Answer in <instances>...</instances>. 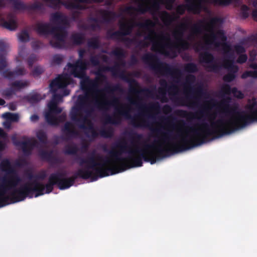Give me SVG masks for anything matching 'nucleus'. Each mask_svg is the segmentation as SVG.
I'll return each mask as SVG.
<instances>
[{"instance_id":"f257e3e1","label":"nucleus","mask_w":257,"mask_h":257,"mask_svg":"<svg viewBox=\"0 0 257 257\" xmlns=\"http://www.w3.org/2000/svg\"><path fill=\"white\" fill-rule=\"evenodd\" d=\"M134 149H131L125 141L115 144L112 149L108 151L106 146L103 150L108 152L110 158L103 157L99 154H96L95 150L92 151L85 159L77 156L76 162L80 166L86 165L84 168L79 169L73 175L65 178V172H56L52 173L49 177L48 183L44 184L34 181L32 182H26L19 188H12L10 195V203H15L24 201L27 197H38L45 193L49 194L52 192L54 185H57L59 189L65 190L70 188L74 184L77 178L88 179L93 176L94 170L95 174L100 178L123 172L126 168L139 167L143 165V160L151 164L156 163L157 154L151 149L153 145L144 143L143 149H140L134 145Z\"/></svg>"},{"instance_id":"f03ea898","label":"nucleus","mask_w":257,"mask_h":257,"mask_svg":"<svg viewBox=\"0 0 257 257\" xmlns=\"http://www.w3.org/2000/svg\"><path fill=\"white\" fill-rule=\"evenodd\" d=\"M231 98L227 96L224 98L219 103V106L222 109V112L227 115L231 117L228 119L219 118L215 121H211L209 125L207 122H203L201 127L198 128H190V131L193 134V137L188 138L187 135L181 137L180 143L173 144L170 148H163L161 145L156 147L154 144V147L151 150L157 151V155L159 157H164L167 154L171 152L177 153L182 151L190 149L193 147L201 145L208 137L215 136L218 138L230 134L234 132L236 122L239 118V105L234 103L231 105L229 103Z\"/></svg>"},{"instance_id":"7ed1b4c3","label":"nucleus","mask_w":257,"mask_h":257,"mask_svg":"<svg viewBox=\"0 0 257 257\" xmlns=\"http://www.w3.org/2000/svg\"><path fill=\"white\" fill-rule=\"evenodd\" d=\"M119 77L128 83L129 92L137 97V100H134L128 98V100L131 104L138 106L141 112L135 116H132L130 113L127 106L121 105L120 108H116L117 113L111 116L108 114L105 115L104 120L105 123L112 124H119L121 122L120 116H123L127 119H131V124L135 127H149L151 123L150 119H154V114L149 113L150 111L159 112L161 106L158 102H151L148 104L141 103L140 100L141 98L140 95H143L147 97H152L154 94V91L147 87L141 88L138 82L134 79L130 78L123 72L120 73Z\"/></svg>"},{"instance_id":"20e7f679","label":"nucleus","mask_w":257,"mask_h":257,"mask_svg":"<svg viewBox=\"0 0 257 257\" xmlns=\"http://www.w3.org/2000/svg\"><path fill=\"white\" fill-rule=\"evenodd\" d=\"M84 110L87 114L94 111V108L89 103V95L87 93L79 95L75 106L72 107L70 112L71 119L74 121L81 129L84 130L86 137L90 139H95L98 137L92 121L86 116L79 113L80 110Z\"/></svg>"},{"instance_id":"39448f33","label":"nucleus","mask_w":257,"mask_h":257,"mask_svg":"<svg viewBox=\"0 0 257 257\" xmlns=\"http://www.w3.org/2000/svg\"><path fill=\"white\" fill-rule=\"evenodd\" d=\"M0 169L6 174L0 178V208L10 204V197L7 193L19 184L22 180L8 159H3L0 163Z\"/></svg>"},{"instance_id":"423d86ee","label":"nucleus","mask_w":257,"mask_h":257,"mask_svg":"<svg viewBox=\"0 0 257 257\" xmlns=\"http://www.w3.org/2000/svg\"><path fill=\"white\" fill-rule=\"evenodd\" d=\"M184 32L178 27L174 31L173 35L176 40V42L171 41L168 34L161 35V39L166 41L167 42L164 44L154 42L152 46V50L158 52L166 56L176 57L177 53H180L181 50H187L189 47V43L183 39Z\"/></svg>"},{"instance_id":"0eeeda50","label":"nucleus","mask_w":257,"mask_h":257,"mask_svg":"<svg viewBox=\"0 0 257 257\" xmlns=\"http://www.w3.org/2000/svg\"><path fill=\"white\" fill-rule=\"evenodd\" d=\"M196 80V77L193 74H189L186 77L184 87L186 95L184 97L176 98L175 102L178 105L187 106L189 108H197L200 106V97H209V94L203 88L202 85H199L195 88L192 86Z\"/></svg>"},{"instance_id":"6e6552de","label":"nucleus","mask_w":257,"mask_h":257,"mask_svg":"<svg viewBox=\"0 0 257 257\" xmlns=\"http://www.w3.org/2000/svg\"><path fill=\"white\" fill-rule=\"evenodd\" d=\"M221 22L222 20L217 17L211 18L208 23H206L203 20H199L197 23L194 24L191 27V34L189 35V39L194 36L202 34L203 30H205L211 33V40H206L205 41V45H208L213 44L216 47H219L220 45V43L219 42L216 41L217 38L220 39L223 42H225L227 40V37L223 30H219L217 31L216 33H215L214 32L216 25Z\"/></svg>"},{"instance_id":"1a4fd4ad","label":"nucleus","mask_w":257,"mask_h":257,"mask_svg":"<svg viewBox=\"0 0 257 257\" xmlns=\"http://www.w3.org/2000/svg\"><path fill=\"white\" fill-rule=\"evenodd\" d=\"M142 59L157 74L164 76H170L174 78L175 82H179L182 72L179 68L161 61L157 55L151 53L144 54Z\"/></svg>"},{"instance_id":"9d476101","label":"nucleus","mask_w":257,"mask_h":257,"mask_svg":"<svg viewBox=\"0 0 257 257\" xmlns=\"http://www.w3.org/2000/svg\"><path fill=\"white\" fill-rule=\"evenodd\" d=\"M81 87L85 94L87 93L89 95V100H90V93L93 94L94 93L104 91L108 94H113L114 92H122L123 89L119 84L107 85L105 86L103 89H98L99 83L97 79H91L86 75L82 80L80 82Z\"/></svg>"},{"instance_id":"9b49d317","label":"nucleus","mask_w":257,"mask_h":257,"mask_svg":"<svg viewBox=\"0 0 257 257\" xmlns=\"http://www.w3.org/2000/svg\"><path fill=\"white\" fill-rule=\"evenodd\" d=\"M133 29V26L128 21L120 22L119 30L113 32L108 31L107 32V35L109 39L120 40L127 46L135 42V39H131L124 36L131 35Z\"/></svg>"},{"instance_id":"f8f14e48","label":"nucleus","mask_w":257,"mask_h":257,"mask_svg":"<svg viewBox=\"0 0 257 257\" xmlns=\"http://www.w3.org/2000/svg\"><path fill=\"white\" fill-rule=\"evenodd\" d=\"M53 38L50 41V45L57 49H64L67 47L66 41L67 32L62 26H57L52 28L51 34Z\"/></svg>"},{"instance_id":"ddd939ff","label":"nucleus","mask_w":257,"mask_h":257,"mask_svg":"<svg viewBox=\"0 0 257 257\" xmlns=\"http://www.w3.org/2000/svg\"><path fill=\"white\" fill-rule=\"evenodd\" d=\"M69 84L68 78L66 75H60L53 80L50 84V90L53 93L52 100L59 103L62 100L63 95L57 93V91L60 88L67 87Z\"/></svg>"},{"instance_id":"4468645a","label":"nucleus","mask_w":257,"mask_h":257,"mask_svg":"<svg viewBox=\"0 0 257 257\" xmlns=\"http://www.w3.org/2000/svg\"><path fill=\"white\" fill-rule=\"evenodd\" d=\"M93 102L94 108L101 111H107L111 107H115L118 104L119 100L118 98L112 94L110 96L109 99L105 95H102L100 100L95 98Z\"/></svg>"},{"instance_id":"2eb2a0df","label":"nucleus","mask_w":257,"mask_h":257,"mask_svg":"<svg viewBox=\"0 0 257 257\" xmlns=\"http://www.w3.org/2000/svg\"><path fill=\"white\" fill-rule=\"evenodd\" d=\"M67 66L70 73L74 77L82 79L85 77V71L88 66L86 61L77 60L74 63H68Z\"/></svg>"},{"instance_id":"dca6fc26","label":"nucleus","mask_w":257,"mask_h":257,"mask_svg":"<svg viewBox=\"0 0 257 257\" xmlns=\"http://www.w3.org/2000/svg\"><path fill=\"white\" fill-rule=\"evenodd\" d=\"M239 114V118L234 127V132L242 128L253 122H257V109L251 114H248L246 111L242 110Z\"/></svg>"},{"instance_id":"f3484780","label":"nucleus","mask_w":257,"mask_h":257,"mask_svg":"<svg viewBox=\"0 0 257 257\" xmlns=\"http://www.w3.org/2000/svg\"><path fill=\"white\" fill-rule=\"evenodd\" d=\"M133 28L139 27L147 31L148 34L144 36V39L146 40L152 41L153 40V36L156 35L155 31L152 29L155 26L154 23L150 19H147L144 22H136L134 20L128 21Z\"/></svg>"},{"instance_id":"a211bd4d","label":"nucleus","mask_w":257,"mask_h":257,"mask_svg":"<svg viewBox=\"0 0 257 257\" xmlns=\"http://www.w3.org/2000/svg\"><path fill=\"white\" fill-rule=\"evenodd\" d=\"M199 57L201 63H205L208 64L207 66L208 71L217 72L220 69V66L216 61L214 56L211 53L205 51L200 53Z\"/></svg>"},{"instance_id":"6ab92c4d","label":"nucleus","mask_w":257,"mask_h":257,"mask_svg":"<svg viewBox=\"0 0 257 257\" xmlns=\"http://www.w3.org/2000/svg\"><path fill=\"white\" fill-rule=\"evenodd\" d=\"M160 84L162 87L159 89V93L161 95L160 98L162 102H167L168 101L166 96V90L169 91L170 94L175 93L178 90V87L176 84H172L171 85H168L167 82L164 79L160 80Z\"/></svg>"},{"instance_id":"aec40b11","label":"nucleus","mask_w":257,"mask_h":257,"mask_svg":"<svg viewBox=\"0 0 257 257\" xmlns=\"http://www.w3.org/2000/svg\"><path fill=\"white\" fill-rule=\"evenodd\" d=\"M206 109L203 108L199 110L196 112H188L184 110H177L175 111V113L182 117L186 118L189 120L193 119H197L201 120L202 118L204 119V118L207 115Z\"/></svg>"},{"instance_id":"412c9836","label":"nucleus","mask_w":257,"mask_h":257,"mask_svg":"<svg viewBox=\"0 0 257 257\" xmlns=\"http://www.w3.org/2000/svg\"><path fill=\"white\" fill-rule=\"evenodd\" d=\"M222 66L228 70V73L236 74L238 71V66L234 65V57L232 53L226 52Z\"/></svg>"},{"instance_id":"4be33fe9","label":"nucleus","mask_w":257,"mask_h":257,"mask_svg":"<svg viewBox=\"0 0 257 257\" xmlns=\"http://www.w3.org/2000/svg\"><path fill=\"white\" fill-rule=\"evenodd\" d=\"M104 71H110L113 75H115L118 72V69L115 67L104 66L99 68L98 70L95 72L96 77L94 79L95 80L97 79V81L99 83L106 80V76L103 74V72Z\"/></svg>"},{"instance_id":"5701e85b","label":"nucleus","mask_w":257,"mask_h":257,"mask_svg":"<svg viewBox=\"0 0 257 257\" xmlns=\"http://www.w3.org/2000/svg\"><path fill=\"white\" fill-rule=\"evenodd\" d=\"M39 156L43 160L47 161L51 164H59L62 162L61 160L53 155V151H46L44 150H40L39 151Z\"/></svg>"},{"instance_id":"b1692460","label":"nucleus","mask_w":257,"mask_h":257,"mask_svg":"<svg viewBox=\"0 0 257 257\" xmlns=\"http://www.w3.org/2000/svg\"><path fill=\"white\" fill-rule=\"evenodd\" d=\"M62 132L65 137L66 140H71L78 136V132L74 128L73 124L70 121L65 123L62 128Z\"/></svg>"},{"instance_id":"393cba45","label":"nucleus","mask_w":257,"mask_h":257,"mask_svg":"<svg viewBox=\"0 0 257 257\" xmlns=\"http://www.w3.org/2000/svg\"><path fill=\"white\" fill-rule=\"evenodd\" d=\"M37 144V142L36 140H28L15 143L16 145L21 147L24 154L27 156H29L31 154L33 148L36 146Z\"/></svg>"},{"instance_id":"a878e982","label":"nucleus","mask_w":257,"mask_h":257,"mask_svg":"<svg viewBox=\"0 0 257 257\" xmlns=\"http://www.w3.org/2000/svg\"><path fill=\"white\" fill-rule=\"evenodd\" d=\"M26 73V70L24 68H17L14 71H10L5 69L0 74L5 78L9 80L13 79L17 76L24 75Z\"/></svg>"},{"instance_id":"bb28decb","label":"nucleus","mask_w":257,"mask_h":257,"mask_svg":"<svg viewBox=\"0 0 257 257\" xmlns=\"http://www.w3.org/2000/svg\"><path fill=\"white\" fill-rule=\"evenodd\" d=\"M67 118L65 112L62 113L58 117L55 116L50 113H45V119L47 122L51 125H58L59 123L64 122Z\"/></svg>"},{"instance_id":"cd10ccee","label":"nucleus","mask_w":257,"mask_h":257,"mask_svg":"<svg viewBox=\"0 0 257 257\" xmlns=\"http://www.w3.org/2000/svg\"><path fill=\"white\" fill-rule=\"evenodd\" d=\"M8 45L3 41H0V73L7 67L6 55Z\"/></svg>"},{"instance_id":"c85d7f7f","label":"nucleus","mask_w":257,"mask_h":257,"mask_svg":"<svg viewBox=\"0 0 257 257\" xmlns=\"http://www.w3.org/2000/svg\"><path fill=\"white\" fill-rule=\"evenodd\" d=\"M187 4L186 5L187 10L194 14H199L203 8L201 4L202 0H197V2H194V0H185Z\"/></svg>"},{"instance_id":"c756f323","label":"nucleus","mask_w":257,"mask_h":257,"mask_svg":"<svg viewBox=\"0 0 257 257\" xmlns=\"http://www.w3.org/2000/svg\"><path fill=\"white\" fill-rule=\"evenodd\" d=\"M2 25L4 28L10 31L15 30L18 27L15 17L11 14L8 15L7 20H2Z\"/></svg>"},{"instance_id":"7c9ffc66","label":"nucleus","mask_w":257,"mask_h":257,"mask_svg":"<svg viewBox=\"0 0 257 257\" xmlns=\"http://www.w3.org/2000/svg\"><path fill=\"white\" fill-rule=\"evenodd\" d=\"M52 27L49 23H38L36 24L35 30L40 35H47L51 34Z\"/></svg>"},{"instance_id":"2f4dec72","label":"nucleus","mask_w":257,"mask_h":257,"mask_svg":"<svg viewBox=\"0 0 257 257\" xmlns=\"http://www.w3.org/2000/svg\"><path fill=\"white\" fill-rule=\"evenodd\" d=\"M99 13L101 15L102 22L104 23H110L114 21L117 17L116 14L113 11L101 10Z\"/></svg>"},{"instance_id":"473e14b6","label":"nucleus","mask_w":257,"mask_h":257,"mask_svg":"<svg viewBox=\"0 0 257 257\" xmlns=\"http://www.w3.org/2000/svg\"><path fill=\"white\" fill-rule=\"evenodd\" d=\"M51 20L64 25H66L68 23L67 17L58 12H56L51 15Z\"/></svg>"},{"instance_id":"72a5a7b5","label":"nucleus","mask_w":257,"mask_h":257,"mask_svg":"<svg viewBox=\"0 0 257 257\" xmlns=\"http://www.w3.org/2000/svg\"><path fill=\"white\" fill-rule=\"evenodd\" d=\"M70 40L74 45L79 46L84 43L85 37L82 33H75L71 35Z\"/></svg>"},{"instance_id":"f704fd0d","label":"nucleus","mask_w":257,"mask_h":257,"mask_svg":"<svg viewBox=\"0 0 257 257\" xmlns=\"http://www.w3.org/2000/svg\"><path fill=\"white\" fill-rule=\"evenodd\" d=\"M87 46L91 49H97L100 47V40L98 36L90 38L87 43Z\"/></svg>"},{"instance_id":"c9c22d12","label":"nucleus","mask_w":257,"mask_h":257,"mask_svg":"<svg viewBox=\"0 0 257 257\" xmlns=\"http://www.w3.org/2000/svg\"><path fill=\"white\" fill-rule=\"evenodd\" d=\"M28 85L29 82L27 81L16 80L12 82L10 86H12L15 91L16 92L28 86Z\"/></svg>"},{"instance_id":"e433bc0d","label":"nucleus","mask_w":257,"mask_h":257,"mask_svg":"<svg viewBox=\"0 0 257 257\" xmlns=\"http://www.w3.org/2000/svg\"><path fill=\"white\" fill-rule=\"evenodd\" d=\"M111 54L116 57L118 60L122 61V65L124 64V61L123 60V59L125 57V53L122 48H116L111 52Z\"/></svg>"},{"instance_id":"4c0bfd02","label":"nucleus","mask_w":257,"mask_h":257,"mask_svg":"<svg viewBox=\"0 0 257 257\" xmlns=\"http://www.w3.org/2000/svg\"><path fill=\"white\" fill-rule=\"evenodd\" d=\"M81 3H78L75 2H70L66 4L65 7L68 10H84L87 9L85 5L81 4Z\"/></svg>"},{"instance_id":"58836bf2","label":"nucleus","mask_w":257,"mask_h":257,"mask_svg":"<svg viewBox=\"0 0 257 257\" xmlns=\"http://www.w3.org/2000/svg\"><path fill=\"white\" fill-rule=\"evenodd\" d=\"M79 150L75 144L68 145L65 146L64 153L66 155H75Z\"/></svg>"},{"instance_id":"ea45409f","label":"nucleus","mask_w":257,"mask_h":257,"mask_svg":"<svg viewBox=\"0 0 257 257\" xmlns=\"http://www.w3.org/2000/svg\"><path fill=\"white\" fill-rule=\"evenodd\" d=\"M256 105L257 102L255 98H253L252 100H248L247 104L245 106L247 110L246 112L248 114H251L253 111L257 109Z\"/></svg>"},{"instance_id":"a19ab883","label":"nucleus","mask_w":257,"mask_h":257,"mask_svg":"<svg viewBox=\"0 0 257 257\" xmlns=\"http://www.w3.org/2000/svg\"><path fill=\"white\" fill-rule=\"evenodd\" d=\"M26 99L31 103H36L39 102L42 97L41 95L38 93H33L27 96Z\"/></svg>"},{"instance_id":"79ce46f5","label":"nucleus","mask_w":257,"mask_h":257,"mask_svg":"<svg viewBox=\"0 0 257 257\" xmlns=\"http://www.w3.org/2000/svg\"><path fill=\"white\" fill-rule=\"evenodd\" d=\"M125 134H126L131 140L132 144H134V142L138 143L143 139V135L136 132L131 131L125 133Z\"/></svg>"},{"instance_id":"37998d69","label":"nucleus","mask_w":257,"mask_h":257,"mask_svg":"<svg viewBox=\"0 0 257 257\" xmlns=\"http://www.w3.org/2000/svg\"><path fill=\"white\" fill-rule=\"evenodd\" d=\"M98 136L100 135L101 137L104 138H111L113 135V130L112 127H109L106 129H101L98 133Z\"/></svg>"},{"instance_id":"c03bdc74","label":"nucleus","mask_w":257,"mask_h":257,"mask_svg":"<svg viewBox=\"0 0 257 257\" xmlns=\"http://www.w3.org/2000/svg\"><path fill=\"white\" fill-rule=\"evenodd\" d=\"M184 69L185 71L191 73H196L198 71L197 65L193 62L185 64Z\"/></svg>"},{"instance_id":"a18cd8bd","label":"nucleus","mask_w":257,"mask_h":257,"mask_svg":"<svg viewBox=\"0 0 257 257\" xmlns=\"http://www.w3.org/2000/svg\"><path fill=\"white\" fill-rule=\"evenodd\" d=\"M13 1V7L16 10H28V6L18 0Z\"/></svg>"},{"instance_id":"49530a36","label":"nucleus","mask_w":257,"mask_h":257,"mask_svg":"<svg viewBox=\"0 0 257 257\" xmlns=\"http://www.w3.org/2000/svg\"><path fill=\"white\" fill-rule=\"evenodd\" d=\"M48 4V6L54 9H58L60 6L62 4L61 0H43Z\"/></svg>"},{"instance_id":"de8ad7c7","label":"nucleus","mask_w":257,"mask_h":257,"mask_svg":"<svg viewBox=\"0 0 257 257\" xmlns=\"http://www.w3.org/2000/svg\"><path fill=\"white\" fill-rule=\"evenodd\" d=\"M232 92V88L229 84L224 85L219 91V93L221 97H223L225 94L230 95Z\"/></svg>"},{"instance_id":"09e8293b","label":"nucleus","mask_w":257,"mask_h":257,"mask_svg":"<svg viewBox=\"0 0 257 257\" xmlns=\"http://www.w3.org/2000/svg\"><path fill=\"white\" fill-rule=\"evenodd\" d=\"M3 116L6 119L13 122H17L19 119V116L17 113L6 112L3 114Z\"/></svg>"},{"instance_id":"8fccbe9b","label":"nucleus","mask_w":257,"mask_h":257,"mask_svg":"<svg viewBox=\"0 0 257 257\" xmlns=\"http://www.w3.org/2000/svg\"><path fill=\"white\" fill-rule=\"evenodd\" d=\"M36 136L39 141L44 144L47 143V136L46 134L43 131H39L37 133Z\"/></svg>"},{"instance_id":"3c124183","label":"nucleus","mask_w":257,"mask_h":257,"mask_svg":"<svg viewBox=\"0 0 257 257\" xmlns=\"http://www.w3.org/2000/svg\"><path fill=\"white\" fill-rule=\"evenodd\" d=\"M63 60V56L60 54H55L53 56L51 61L52 65H60Z\"/></svg>"},{"instance_id":"603ef678","label":"nucleus","mask_w":257,"mask_h":257,"mask_svg":"<svg viewBox=\"0 0 257 257\" xmlns=\"http://www.w3.org/2000/svg\"><path fill=\"white\" fill-rule=\"evenodd\" d=\"M249 77L256 79L257 71H246L244 72H243L241 76V78L242 79H246Z\"/></svg>"},{"instance_id":"864d4df0","label":"nucleus","mask_w":257,"mask_h":257,"mask_svg":"<svg viewBox=\"0 0 257 257\" xmlns=\"http://www.w3.org/2000/svg\"><path fill=\"white\" fill-rule=\"evenodd\" d=\"M44 72V69L41 66H35L31 72L32 75L34 77H38Z\"/></svg>"},{"instance_id":"5fc2aeb1","label":"nucleus","mask_w":257,"mask_h":257,"mask_svg":"<svg viewBox=\"0 0 257 257\" xmlns=\"http://www.w3.org/2000/svg\"><path fill=\"white\" fill-rule=\"evenodd\" d=\"M19 39L22 42H27L30 40V36L28 32L26 31H23L19 36Z\"/></svg>"},{"instance_id":"6e6d98bb","label":"nucleus","mask_w":257,"mask_h":257,"mask_svg":"<svg viewBox=\"0 0 257 257\" xmlns=\"http://www.w3.org/2000/svg\"><path fill=\"white\" fill-rule=\"evenodd\" d=\"M144 40L137 41L135 39V41L133 44H136V47L140 49H144L147 48L149 46V43Z\"/></svg>"},{"instance_id":"4d7b16f0","label":"nucleus","mask_w":257,"mask_h":257,"mask_svg":"<svg viewBox=\"0 0 257 257\" xmlns=\"http://www.w3.org/2000/svg\"><path fill=\"white\" fill-rule=\"evenodd\" d=\"M47 177V174L45 170H41L38 174L35 175V180L33 181H36L39 182L38 180H43ZM28 182H32V181H29Z\"/></svg>"},{"instance_id":"13d9d810","label":"nucleus","mask_w":257,"mask_h":257,"mask_svg":"<svg viewBox=\"0 0 257 257\" xmlns=\"http://www.w3.org/2000/svg\"><path fill=\"white\" fill-rule=\"evenodd\" d=\"M43 9V5L40 2H35L28 6V10H41Z\"/></svg>"},{"instance_id":"bf43d9fd","label":"nucleus","mask_w":257,"mask_h":257,"mask_svg":"<svg viewBox=\"0 0 257 257\" xmlns=\"http://www.w3.org/2000/svg\"><path fill=\"white\" fill-rule=\"evenodd\" d=\"M38 60V57L36 54H31L27 59V63L30 68H32L34 63Z\"/></svg>"},{"instance_id":"052dcab7","label":"nucleus","mask_w":257,"mask_h":257,"mask_svg":"<svg viewBox=\"0 0 257 257\" xmlns=\"http://www.w3.org/2000/svg\"><path fill=\"white\" fill-rule=\"evenodd\" d=\"M233 96L238 99H242L244 98L243 93L240 91L238 90L236 87L232 88V92Z\"/></svg>"},{"instance_id":"680f3d73","label":"nucleus","mask_w":257,"mask_h":257,"mask_svg":"<svg viewBox=\"0 0 257 257\" xmlns=\"http://www.w3.org/2000/svg\"><path fill=\"white\" fill-rule=\"evenodd\" d=\"M31 46L33 50H37L45 46L44 44L40 41H35L31 43Z\"/></svg>"},{"instance_id":"e2e57ef3","label":"nucleus","mask_w":257,"mask_h":257,"mask_svg":"<svg viewBox=\"0 0 257 257\" xmlns=\"http://www.w3.org/2000/svg\"><path fill=\"white\" fill-rule=\"evenodd\" d=\"M248 11L249 8L246 5H243L241 6L240 14L242 18L243 19L248 18L249 16Z\"/></svg>"},{"instance_id":"0e129e2a","label":"nucleus","mask_w":257,"mask_h":257,"mask_svg":"<svg viewBox=\"0 0 257 257\" xmlns=\"http://www.w3.org/2000/svg\"><path fill=\"white\" fill-rule=\"evenodd\" d=\"M236 77V74L233 73H228L223 76V79L225 82H230L232 81Z\"/></svg>"},{"instance_id":"69168bd1","label":"nucleus","mask_w":257,"mask_h":257,"mask_svg":"<svg viewBox=\"0 0 257 257\" xmlns=\"http://www.w3.org/2000/svg\"><path fill=\"white\" fill-rule=\"evenodd\" d=\"M15 92L14 89L11 86L10 88H7L3 91L2 94L4 96L10 97Z\"/></svg>"},{"instance_id":"338daca9","label":"nucleus","mask_w":257,"mask_h":257,"mask_svg":"<svg viewBox=\"0 0 257 257\" xmlns=\"http://www.w3.org/2000/svg\"><path fill=\"white\" fill-rule=\"evenodd\" d=\"M90 62L91 64L94 66L99 65L100 62L97 56H91L90 57Z\"/></svg>"},{"instance_id":"774afa93","label":"nucleus","mask_w":257,"mask_h":257,"mask_svg":"<svg viewBox=\"0 0 257 257\" xmlns=\"http://www.w3.org/2000/svg\"><path fill=\"white\" fill-rule=\"evenodd\" d=\"M247 59V56L246 54H240L236 60V62L239 64L245 63Z\"/></svg>"}]
</instances>
